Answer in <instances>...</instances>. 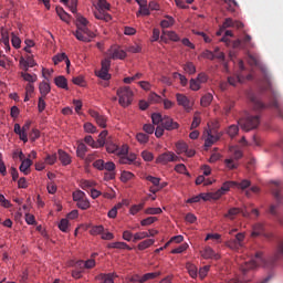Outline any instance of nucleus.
<instances>
[{
    "mask_svg": "<svg viewBox=\"0 0 283 283\" xmlns=\"http://www.w3.org/2000/svg\"><path fill=\"white\" fill-rule=\"evenodd\" d=\"M282 255H283V241H280L276 247V252L274 256L270 260V262L264 260V258L262 256V252H256L254 259L250 261H245L244 263H241L240 269L243 275H247V273L251 269H258V266H265L269 269L270 266H275V262L281 260Z\"/></svg>",
    "mask_w": 283,
    "mask_h": 283,
    "instance_id": "nucleus-1",
    "label": "nucleus"
},
{
    "mask_svg": "<svg viewBox=\"0 0 283 283\" xmlns=\"http://www.w3.org/2000/svg\"><path fill=\"white\" fill-rule=\"evenodd\" d=\"M272 196H274V200H276V203H272L268 210V212L271 216H274L276 218V221L279 224L283 227V217H280L277 214V208L280 205H282L283 196H282V187L280 186V181H274L272 186Z\"/></svg>",
    "mask_w": 283,
    "mask_h": 283,
    "instance_id": "nucleus-2",
    "label": "nucleus"
},
{
    "mask_svg": "<svg viewBox=\"0 0 283 283\" xmlns=\"http://www.w3.org/2000/svg\"><path fill=\"white\" fill-rule=\"evenodd\" d=\"M239 125L244 132H251V129H258L260 125V115H251L249 113L241 119H239Z\"/></svg>",
    "mask_w": 283,
    "mask_h": 283,
    "instance_id": "nucleus-3",
    "label": "nucleus"
},
{
    "mask_svg": "<svg viewBox=\"0 0 283 283\" xmlns=\"http://www.w3.org/2000/svg\"><path fill=\"white\" fill-rule=\"evenodd\" d=\"M118 103L122 107H129L134 101V92L128 86L119 87L117 90Z\"/></svg>",
    "mask_w": 283,
    "mask_h": 283,
    "instance_id": "nucleus-4",
    "label": "nucleus"
},
{
    "mask_svg": "<svg viewBox=\"0 0 283 283\" xmlns=\"http://www.w3.org/2000/svg\"><path fill=\"white\" fill-rule=\"evenodd\" d=\"M244 232H239L235 234L234 238L229 239L226 242V247H228V249H231V251H240V249H244Z\"/></svg>",
    "mask_w": 283,
    "mask_h": 283,
    "instance_id": "nucleus-5",
    "label": "nucleus"
},
{
    "mask_svg": "<svg viewBox=\"0 0 283 283\" xmlns=\"http://www.w3.org/2000/svg\"><path fill=\"white\" fill-rule=\"evenodd\" d=\"M180 160V157H178L174 151H165L160 154L156 158V164L157 165H169V163H178Z\"/></svg>",
    "mask_w": 283,
    "mask_h": 283,
    "instance_id": "nucleus-6",
    "label": "nucleus"
},
{
    "mask_svg": "<svg viewBox=\"0 0 283 283\" xmlns=\"http://www.w3.org/2000/svg\"><path fill=\"white\" fill-rule=\"evenodd\" d=\"M177 103L180 107H184L186 112H191L193 109V103L185 94H176Z\"/></svg>",
    "mask_w": 283,
    "mask_h": 283,
    "instance_id": "nucleus-7",
    "label": "nucleus"
},
{
    "mask_svg": "<svg viewBox=\"0 0 283 283\" xmlns=\"http://www.w3.org/2000/svg\"><path fill=\"white\" fill-rule=\"evenodd\" d=\"M161 126L167 132H172V129H178V127H180L178 122H174V118H171L169 116H164V120L161 122Z\"/></svg>",
    "mask_w": 283,
    "mask_h": 283,
    "instance_id": "nucleus-8",
    "label": "nucleus"
},
{
    "mask_svg": "<svg viewBox=\"0 0 283 283\" xmlns=\"http://www.w3.org/2000/svg\"><path fill=\"white\" fill-rule=\"evenodd\" d=\"M235 181H226L222 184L221 188L216 191L217 197L220 199L221 196H226L231 189H235Z\"/></svg>",
    "mask_w": 283,
    "mask_h": 283,
    "instance_id": "nucleus-9",
    "label": "nucleus"
},
{
    "mask_svg": "<svg viewBox=\"0 0 283 283\" xmlns=\"http://www.w3.org/2000/svg\"><path fill=\"white\" fill-rule=\"evenodd\" d=\"M136 158H137V156L134 153L120 156L119 157V165H136V166H138L140 164H138V161H136Z\"/></svg>",
    "mask_w": 283,
    "mask_h": 283,
    "instance_id": "nucleus-10",
    "label": "nucleus"
},
{
    "mask_svg": "<svg viewBox=\"0 0 283 283\" xmlns=\"http://www.w3.org/2000/svg\"><path fill=\"white\" fill-rule=\"evenodd\" d=\"M90 116H92V118H95L96 124L99 127H107V117H105L104 115L98 114V112L96 111H90Z\"/></svg>",
    "mask_w": 283,
    "mask_h": 283,
    "instance_id": "nucleus-11",
    "label": "nucleus"
},
{
    "mask_svg": "<svg viewBox=\"0 0 283 283\" xmlns=\"http://www.w3.org/2000/svg\"><path fill=\"white\" fill-rule=\"evenodd\" d=\"M201 256L205 260H220V254L216 253L211 247H206L203 251H201Z\"/></svg>",
    "mask_w": 283,
    "mask_h": 283,
    "instance_id": "nucleus-12",
    "label": "nucleus"
},
{
    "mask_svg": "<svg viewBox=\"0 0 283 283\" xmlns=\"http://www.w3.org/2000/svg\"><path fill=\"white\" fill-rule=\"evenodd\" d=\"M227 28H235L237 30H242V28H244V23L234 21L231 18H227L222 24V29L227 30Z\"/></svg>",
    "mask_w": 283,
    "mask_h": 283,
    "instance_id": "nucleus-13",
    "label": "nucleus"
},
{
    "mask_svg": "<svg viewBox=\"0 0 283 283\" xmlns=\"http://www.w3.org/2000/svg\"><path fill=\"white\" fill-rule=\"evenodd\" d=\"M114 277H118V274L116 273H101L99 275H97L95 277V280H97L101 283H114Z\"/></svg>",
    "mask_w": 283,
    "mask_h": 283,
    "instance_id": "nucleus-14",
    "label": "nucleus"
},
{
    "mask_svg": "<svg viewBox=\"0 0 283 283\" xmlns=\"http://www.w3.org/2000/svg\"><path fill=\"white\" fill-rule=\"evenodd\" d=\"M57 155H59L60 163H62L64 167H67V165L72 164V157L70 156V154H67L63 149H59Z\"/></svg>",
    "mask_w": 283,
    "mask_h": 283,
    "instance_id": "nucleus-15",
    "label": "nucleus"
},
{
    "mask_svg": "<svg viewBox=\"0 0 283 283\" xmlns=\"http://www.w3.org/2000/svg\"><path fill=\"white\" fill-rule=\"evenodd\" d=\"M109 56L113 60L119 59L120 61H123V59L127 56V53L122 49L114 48L109 50Z\"/></svg>",
    "mask_w": 283,
    "mask_h": 283,
    "instance_id": "nucleus-16",
    "label": "nucleus"
},
{
    "mask_svg": "<svg viewBox=\"0 0 283 283\" xmlns=\"http://www.w3.org/2000/svg\"><path fill=\"white\" fill-rule=\"evenodd\" d=\"M251 41V35L245 33L244 36L241 39L242 50H251L252 48H255V44Z\"/></svg>",
    "mask_w": 283,
    "mask_h": 283,
    "instance_id": "nucleus-17",
    "label": "nucleus"
},
{
    "mask_svg": "<svg viewBox=\"0 0 283 283\" xmlns=\"http://www.w3.org/2000/svg\"><path fill=\"white\" fill-rule=\"evenodd\" d=\"M250 101L253 105L254 112H260V109H266V105H264V103H262L260 99H258V97H255V95H251Z\"/></svg>",
    "mask_w": 283,
    "mask_h": 283,
    "instance_id": "nucleus-18",
    "label": "nucleus"
},
{
    "mask_svg": "<svg viewBox=\"0 0 283 283\" xmlns=\"http://www.w3.org/2000/svg\"><path fill=\"white\" fill-rule=\"evenodd\" d=\"M41 97L46 98L50 92H52V87H50V83L41 82L39 85Z\"/></svg>",
    "mask_w": 283,
    "mask_h": 283,
    "instance_id": "nucleus-19",
    "label": "nucleus"
},
{
    "mask_svg": "<svg viewBox=\"0 0 283 283\" xmlns=\"http://www.w3.org/2000/svg\"><path fill=\"white\" fill-rule=\"evenodd\" d=\"M13 132L19 136L20 140L28 143V133L23 132V128H21L20 124H14Z\"/></svg>",
    "mask_w": 283,
    "mask_h": 283,
    "instance_id": "nucleus-20",
    "label": "nucleus"
},
{
    "mask_svg": "<svg viewBox=\"0 0 283 283\" xmlns=\"http://www.w3.org/2000/svg\"><path fill=\"white\" fill-rule=\"evenodd\" d=\"M219 139L220 137L211 134V130L207 132V136L205 139V147H211L212 145H214V143H218Z\"/></svg>",
    "mask_w": 283,
    "mask_h": 283,
    "instance_id": "nucleus-21",
    "label": "nucleus"
},
{
    "mask_svg": "<svg viewBox=\"0 0 283 283\" xmlns=\"http://www.w3.org/2000/svg\"><path fill=\"white\" fill-rule=\"evenodd\" d=\"M242 209L240 208H230L223 218H228V220H235V216H240Z\"/></svg>",
    "mask_w": 283,
    "mask_h": 283,
    "instance_id": "nucleus-22",
    "label": "nucleus"
},
{
    "mask_svg": "<svg viewBox=\"0 0 283 283\" xmlns=\"http://www.w3.org/2000/svg\"><path fill=\"white\" fill-rule=\"evenodd\" d=\"M21 77L23 78V81H27V83L29 84L36 83V81H39V77L36 76V74H30L28 73V71L21 72Z\"/></svg>",
    "mask_w": 283,
    "mask_h": 283,
    "instance_id": "nucleus-23",
    "label": "nucleus"
},
{
    "mask_svg": "<svg viewBox=\"0 0 283 283\" xmlns=\"http://www.w3.org/2000/svg\"><path fill=\"white\" fill-rule=\"evenodd\" d=\"M262 233H264V224L262 223H255L252 227V238H258V235H262Z\"/></svg>",
    "mask_w": 283,
    "mask_h": 283,
    "instance_id": "nucleus-24",
    "label": "nucleus"
},
{
    "mask_svg": "<svg viewBox=\"0 0 283 283\" xmlns=\"http://www.w3.org/2000/svg\"><path fill=\"white\" fill-rule=\"evenodd\" d=\"M54 83L57 87H61V90H67V78H65V76H56Z\"/></svg>",
    "mask_w": 283,
    "mask_h": 283,
    "instance_id": "nucleus-25",
    "label": "nucleus"
},
{
    "mask_svg": "<svg viewBox=\"0 0 283 283\" xmlns=\"http://www.w3.org/2000/svg\"><path fill=\"white\" fill-rule=\"evenodd\" d=\"M30 167H32V160H30L29 158L22 159V163L20 165V171L24 174V176H28V170L30 169Z\"/></svg>",
    "mask_w": 283,
    "mask_h": 283,
    "instance_id": "nucleus-26",
    "label": "nucleus"
},
{
    "mask_svg": "<svg viewBox=\"0 0 283 283\" xmlns=\"http://www.w3.org/2000/svg\"><path fill=\"white\" fill-rule=\"evenodd\" d=\"M85 154H87V146L84 143H80L76 149L77 158L85 159Z\"/></svg>",
    "mask_w": 283,
    "mask_h": 283,
    "instance_id": "nucleus-27",
    "label": "nucleus"
},
{
    "mask_svg": "<svg viewBox=\"0 0 283 283\" xmlns=\"http://www.w3.org/2000/svg\"><path fill=\"white\" fill-rule=\"evenodd\" d=\"M73 34L77 39V41H83V43H90V41H92V39H94V38H90V35H87L81 31H75Z\"/></svg>",
    "mask_w": 283,
    "mask_h": 283,
    "instance_id": "nucleus-28",
    "label": "nucleus"
},
{
    "mask_svg": "<svg viewBox=\"0 0 283 283\" xmlns=\"http://www.w3.org/2000/svg\"><path fill=\"white\" fill-rule=\"evenodd\" d=\"M107 130H103L97 138V147H105L107 145Z\"/></svg>",
    "mask_w": 283,
    "mask_h": 283,
    "instance_id": "nucleus-29",
    "label": "nucleus"
},
{
    "mask_svg": "<svg viewBox=\"0 0 283 283\" xmlns=\"http://www.w3.org/2000/svg\"><path fill=\"white\" fill-rule=\"evenodd\" d=\"M154 242H156V240L154 239H147V240H144L142 241L138 245H137V249L139 251H145V249H149V247H151L154 244Z\"/></svg>",
    "mask_w": 283,
    "mask_h": 283,
    "instance_id": "nucleus-30",
    "label": "nucleus"
},
{
    "mask_svg": "<svg viewBox=\"0 0 283 283\" xmlns=\"http://www.w3.org/2000/svg\"><path fill=\"white\" fill-rule=\"evenodd\" d=\"M76 32H82V34H86V36H90V38H94L96 36V34L92 31H90V29L87 28V25H81V24H77V30Z\"/></svg>",
    "mask_w": 283,
    "mask_h": 283,
    "instance_id": "nucleus-31",
    "label": "nucleus"
},
{
    "mask_svg": "<svg viewBox=\"0 0 283 283\" xmlns=\"http://www.w3.org/2000/svg\"><path fill=\"white\" fill-rule=\"evenodd\" d=\"M212 101H213V95L208 93L201 97V106L209 107Z\"/></svg>",
    "mask_w": 283,
    "mask_h": 283,
    "instance_id": "nucleus-32",
    "label": "nucleus"
},
{
    "mask_svg": "<svg viewBox=\"0 0 283 283\" xmlns=\"http://www.w3.org/2000/svg\"><path fill=\"white\" fill-rule=\"evenodd\" d=\"M251 187V181L249 179H243L241 182H237L234 185V189H241L244 191V189H249Z\"/></svg>",
    "mask_w": 283,
    "mask_h": 283,
    "instance_id": "nucleus-33",
    "label": "nucleus"
},
{
    "mask_svg": "<svg viewBox=\"0 0 283 283\" xmlns=\"http://www.w3.org/2000/svg\"><path fill=\"white\" fill-rule=\"evenodd\" d=\"M1 36L0 43H3L7 48H10V35L8 34V30L1 29Z\"/></svg>",
    "mask_w": 283,
    "mask_h": 283,
    "instance_id": "nucleus-34",
    "label": "nucleus"
},
{
    "mask_svg": "<svg viewBox=\"0 0 283 283\" xmlns=\"http://www.w3.org/2000/svg\"><path fill=\"white\" fill-rule=\"evenodd\" d=\"M201 200H205V202L209 200H220L217 192H209V193H200Z\"/></svg>",
    "mask_w": 283,
    "mask_h": 283,
    "instance_id": "nucleus-35",
    "label": "nucleus"
},
{
    "mask_svg": "<svg viewBox=\"0 0 283 283\" xmlns=\"http://www.w3.org/2000/svg\"><path fill=\"white\" fill-rule=\"evenodd\" d=\"M248 63L249 65L258 66L260 65V57L248 52Z\"/></svg>",
    "mask_w": 283,
    "mask_h": 283,
    "instance_id": "nucleus-36",
    "label": "nucleus"
},
{
    "mask_svg": "<svg viewBox=\"0 0 283 283\" xmlns=\"http://www.w3.org/2000/svg\"><path fill=\"white\" fill-rule=\"evenodd\" d=\"M270 107H274L277 116H280V118L283 119V108H282V106H280V103H277L276 99H274L270 103Z\"/></svg>",
    "mask_w": 283,
    "mask_h": 283,
    "instance_id": "nucleus-37",
    "label": "nucleus"
},
{
    "mask_svg": "<svg viewBox=\"0 0 283 283\" xmlns=\"http://www.w3.org/2000/svg\"><path fill=\"white\" fill-rule=\"evenodd\" d=\"M189 146L187 145V143H185V142H178L177 144H176V153L178 154V155H180V154H185L186 151H187V148H188Z\"/></svg>",
    "mask_w": 283,
    "mask_h": 283,
    "instance_id": "nucleus-38",
    "label": "nucleus"
},
{
    "mask_svg": "<svg viewBox=\"0 0 283 283\" xmlns=\"http://www.w3.org/2000/svg\"><path fill=\"white\" fill-rule=\"evenodd\" d=\"M76 207H78V209H82V211L90 209V200H87V197H84V199L77 201Z\"/></svg>",
    "mask_w": 283,
    "mask_h": 283,
    "instance_id": "nucleus-39",
    "label": "nucleus"
},
{
    "mask_svg": "<svg viewBox=\"0 0 283 283\" xmlns=\"http://www.w3.org/2000/svg\"><path fill=\"white\" fill-rule=\"evenodd\" d=\"M82 264H84V269H94V266H96V261L94 259H88L85 262L83 261L77 262L78 266H81Z\"/></svg>",
    "mask_w": 283,
    "mask_h": 283,
    "instance_id": "nucleus-40",
    "label": "nucleus"
},
{
    "mask_svg": "<svg viewBox=\"0 0 283 283\" xmlns=\"http://www.w3.org/2000/svg\"><path fill=\"white\" fill-rule=\"evenodd\" d=\"M200 123H202V119L200 118V113H195L190 129H196L200 127Z\"/></svg>",
    "mask_w": 283,
    "mask_h": 283,
    "instance_id": "nucleus-41",
    "label": "nucleus"
},
{
    "mask_svg": "<svg viewBox=\"0 0 283 283\" xmlns=\"http://www.w3.org/2000/svg\"><path fill=\"white\" fill-rule=\"evenodd\" d=\"M174 23H176L174 18L171 15H166V20H163L160 22V27L161 28H171V25H174Z\"/></svg>",
    "mask_w": 283,
    "mask_h": 283,
    "instance_id": "nucleus-42",
    "label": "nucleus"
},
{
    "mask_svg": "<svg viewBox=\"0 0 283 283\" xmlns=\"http://www.w3.org/2000/svg\"><path fill=\"white\" fill-rule=\"evenodd\" d=\"M186 268L188 269V273L191 277H198V268L191 263H187Z\"/></svg>",
    "mask_w": 283,
    "mask_h": 283,
    "instance_id": "nucleus-43",
    "label": "nucleus"
},
{
    "mask_svg": "<svg viewBox=\"0 0 283 283\" xmlns=\"http://www.w3.org/2000/svg\"><path fill=\"white\" fill-rule=\"evenodd\" d=\"M106 151L108 154H117L118 153V146L112 142H106Z\"/></svg>",
    "mask_w": 283,
    "mask_h": 283,
    "instance_id": "nucleus-44",
    "label": "nucleus"
},
{
    "mask_svg": "<svg viewBox=\"0 0 283 283\" xmlns=\"http://www.w3.org/2000/svg\"><path fill=\"white\" fill-rule=\"evenodd\" d=\"M84 142L86 143V145H90V147H93V149H98V142H95L92 135L86 136L84 138Z\"/></svg>",
    "mask_w": 283,
    "mask_h": 283,
    "instance_id": "nucleus-45",
    "label": "nucleus"
},
{
    "mask_svg": "<svg viewBox=\"0 0 283 283\" xmlns=\"http://www.w3.org/2000/svg\"><path fill=\"white\" fill-rule=\"evenodd\" d=\"M163 34L165 36H168V39H170V41H180V38L178 36V33L177 32H174V31H163Z\"/></svg>",
    "mask_w": 283,
    "mask_h": 283,
    "instance_id": "nucleus-46",
    "label": "nucleus"
},
{
    "mask_svg": "<svg viewBox=\"0 0 283 283\" xmlns=\"http://www.w3.org/2000/svg\"><path fill=\"white\" fill-rule=\"evenodd\" d=\"M29 138L32 143H34V140H39V138H41V130L33 128L29 134Z\"/></svg>",
    "mask_w": 283,
    "mask_h": 283,
    "instance_id": "nucleus-47",
    "label": "nucleus"
},
{
    "mask_svg": "<svg viewBox=\"0 0 283 283\" xmlns=\"http://www.w3.org/2000/svg\"><path fill=\"white\" fill-rule=\"evenodd\" d=\"M97 76H98V78H102V81H109V78H112V75L109 74V71H105L103 69H101L97 72Z\"/></svg>",
    "mask_w": 283,
    "mask_h": 283,
    "instance_id": "nucleus-48",
    "label": "nucleus"
},
{
    "mask_svg": "<svg viewBox=\"0 0 283 283\" xmlns=\"http://www.w3.org/2000/svg\"><path fill=\"white\" fill-rule=\"evenodd\" d=\"M105 231L103 226H94L91 228L90 233L91 235H101Z\"/></svg>",
    "mask_w": 283,
    "mask_h": 283,
    "instance_id": "nucleus-49",
    "label": "nucleus"
},
{
    "mask_svg": "<svg viewBox=\"0 0 283 283\" xmlns=\"http://www.w3.org/2000/svg\"><path fill=\"white\" fill-rule=\"evenodd\" d=\"M60 231L63 233H67V229H70V221L67 219H62L59 223Z\"/></svg>",
    "mask_w": 283,
    "mask_h": 283,
    "instance_id": "nucleus-50",
    "label": "nucleus"
},
{
    "mask_svg": "<svg viewBox=\"0 0 283 283\" xmlns=\"http://www.w3.org/2000/svg\"><path fill=\"white\" fill-rule=\"evenodd\" d=\"M164 119L165 117H163V115L159 113H154L151 115L153 125H160V123L163 124Z\"/></svg>",
    "mask_w": 283,
    "mask_h": 283,
    "instance_id": "nucleus-51",
    "label": "nucleus"
},
{
    "mask_svg": "<svg viewBox=\"0 0 283 283\" xmlns=\"http://www.w3.org/2000/svg\"><path fill=\"white\" fill-rule=\"evenodd\" d=\"M238 132H240V128L238 127V125H231L228 128V136L230 138H234V136H238Z\"/></svg>",
    "mask_w": 283,
    "mask_h": 283,
    "instance_id": "nucleus-52",
    "label": "nucleus"
},
{
    "mask_svg": "<svg viewBox=\"0 0 283 283\" xmlns=\"http://www.w3.org/2000/svg\"><path fill=\"white\" fill-rule=\"evenodd\" d=\"M136 139L138 140V143H140L142 145H145L146 143H149V136L147 134L144 133H138L136 135Z\"/></svg>",
    "mask_w": 283,
    "mask_h": 283,
    "instance_id": "nucleus-53",
    "label": "nucleus"
},
{
    "mask_svg": "<svg viewBox=\"0 0 283 283\" xmlns=\"http://www.w3.org/2000/svg\"><path fill=\"white\" fill-rule=\"evenodd\" d=\"M184 70L187 72V74H196V65L192 64V62L186 63L184 65Z\"/></svg>",
    "mask_w": 283,
    "mask_h": 283,
    "instance_id": "nucleus-54",
    "label": "nucleus"
},
{
    "mask_svg": "<svg viewBox=\"0 0 283 283\" xmlns=\"http://www.w3.org/2000/svg\"><path fill=\"white\" fill-rule=\"evenodd\" d=\"M85 198H86L85 192H83L81 190H76V191L73 192L74 202H78V201H81Z\"/></svg>",
    "mask_w": 283,
    "mask_h": 283,
    "instance_id": "nucleus-55",
    "label": "nucleus"
},
{
    "mask_svg": "<svg viewBox=\"0 0 283 283\" xmlns=\"http://www.w3.org/2000/svg\"><path fill=\"white\" fill-rule=\"evenodd\" d=\"M11 43L13 45V48H15L17 50H19V48H21V39L19 36H17V34L11 33Z\"/></svg>",
    "mask_w": 283,
    "mask_h": 283,
    "instance_id": "nucleus-56",
    "label": "nucleus"
},
{
    "mask_svg": "<svg viewBox=\"0 0 283 283\" xmlns=\"http://www.w3.org/2000/svg\"><path fill=\"white\" fill-rule=\"evenodd\" d=\"M67 8H70V11L73 14H76V6H78V0H69V2H66Z\"/></svg>",
    "mask_w": 283,
    "mask_h": 283,
    "instance_id": "nucleus-57",
    "label": "nucleus"
},
{
    "mask_svg": "<svg viewBox=\"0 0 283 283\" xmlns=\"http://www.w3.org/2000/svg\"><path fill=\"white\" fill-rule=\"evenodd\" d=\"M145 238H149L148 232H137L133 237V242H138V240H145Z\"/></svg>",
    "mask_w": 283,
    "mask_h": 283,
    "instance_id": "nucleus-58",
    "label": "nucleus"
},
{
    "mask_svg": "<svg viewBox=\"0 0 283 283\" xmlns=\"http://www.w3.org/2000/svg\"><path fill=\"white\" fill-rule=\"evenodd\" d=\"M98 10H102L103 12H107L109 10V4L107 0H98L97 2Z\"/></svg>",
    "mask_w": 283,
    "mask_h": 283,
    "instance_id": "nucleus-59",
    "label": "nucleus"
},
{
    "mask_svg": "<svg viewBox=\"0 0 283 283\" xmlns=\"http://www.w3.org/2000/svg\"><path fill=\"white\" fill-rule=\"evenodd\" d=\"M67 57V54L61 53L53 56V63L54 65H59L61 62L65 61Z\"/></svg>",
    "mask_w": 283,
    "mask_h": 283,
    "instance_id": "nucleus-60",
    "label": "nucleus"
},
{
    "mask_svg": "<svg viewBox=\"0 0 283 283\" xmlns=\"http://www.w3.org/2000/svg\"><path fill=\"white\" fill-rule=\"evenodd\" d=\"M45 107H46L45 97L40 96L38 101V112H40V114L45 112Z\"/></svg>",
    "mask_w": 283,
    "mask_h": 283,
    "instance_id": "nucleus-61",
    "label": "nucleus"
},
{
    "mask_svg": "<svg viewBox=\"0 0 283 283\" xmlns=\"http://www.w3.org/2000/svg\"><path fill=\"white\" fill-rule=\"evenodd\" d=\"M75 17H76V27L78 25H87V23H90L87 21V19H85L83 15L78 14V13H75Z\"/></svg>",
    "mask_w": 283,
    "mask_h": 283,
    "instance_id": "nucleus-62",
    "label": "nucleus"
},
{
    "mask_svg": "<svg viewBox=\"0 0 283 283\" xmlns=\"http://www.w3.org/2000/svg\"><path fill=\"white\" fill-rule=\"evenodd\" d=\"M57 158L59 157L56 156V154L46 155V157L44 158V163H46V165H54V163H56Z\"/></svg>",
    "mask_w": 283,
    "mask_h": 283,
    "instance_id": "nucleus-63",
    "label": "nucleus"
},
{
    "mask_svg": "<svg viewBox=\"0 0 283 283\" xmlns=\"http://www.w3.org/2000/svg\"><path fill=\"white\" fill-rule=\"evenodd\" d=\"M212 53L214 54V59H218L219 61H224V52H221L220 48L216 46Z\"/></svg>",
    "mask_w": 283,
    "mask_h": 283,
    "instance_id": "nucleus-64",
    "label": "nucleus"
}]
</instances>
